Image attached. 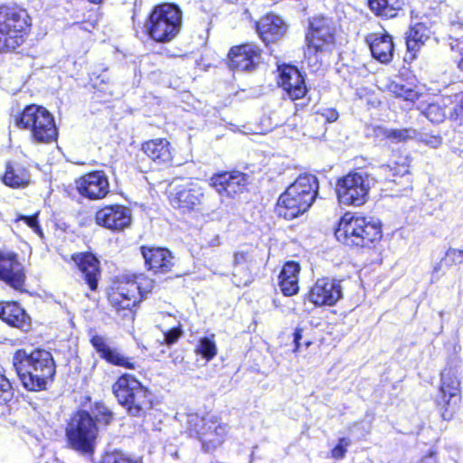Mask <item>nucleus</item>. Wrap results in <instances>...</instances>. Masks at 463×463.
I'll return each instance as SVG.
<instances>
[{"instance_id": "f8f14e48", "label": "nucleus", "mask_w": 463, "mask_h": 463, "mask_svg": "<svg viewBox=\"0 0 463 463\" xmlns=\"http://www.w3.org/2000/svg\"><path fill=\"white\" fill-rule=\"evenodd\" d=\"M460 400V382L450 371L441 373V384L438 406L440 415L445 420L452 418L454 413L453 404Z\"/></svg>"}, {"instance_id": "dca6fc26", "label": "nucleus", "mask_w": 463, "mask_h": 463, "mask_svg": "<svg viewBox=\"0 0 463 463\" xmlns=\"http://www.w3.org/2000/svg\"><path fill=\"white\" fill-rule=\"evenodd\" d=\"M96 222L114 232H120L131 223V211L123 205H108L96 213Z\"/></svg>"}, {"instance_id": "a878e982", "label": "nucleus", "mask_w": 463, "mask_h": 463, "mask_svg": "<svg viewBox=\"0 0 463 463\" xmlns=\"http://www.w3.org/2000/svg\"><path fill=\"white\" fill-rule=\"evenodd\" d=\"M257 31L266 43L275 42L287 31V25L278 15L269 14L261 18L257 24Z\"/></svg>"}, {"instance_id": "f257e3e1", "label": "nucleus", "mask_w": 463, "mask_h": 463, "mask_svg": "<svg viewBox=\"0 0 463 463\" xmlns=\"http://www.w3.org/2000/svg\"><path fill=\"white\" fill-rule=\"evenodd\" d=\"M13 366L24 387L29 391L45 388L55 374V364L50 352L35 349L31 353L18 350L13 356Z\"/></svg>"}, {"instance_id": "864d4df0", "label": "nucleus", "mask_w": 463, "mask_h": 463, "mask_svg": "<svg viewBox=\"0 0 463 463\" xmlns=\"http://www.w3.org/2000/svg\"><path fill=\"white\" fill-rule=\"evenodd\" d=\"M457 52H458L460 54V59L458 62V66L461 71H463V46L460 49H458Z\"/></svg>"}, {"instance_id": "a18cd8bd", "label": "nucleus", "mask_w": 463, "mask_h": 463, "mask_svg": "<svg viewBox=\"0 0 463 463\" xmlns=\"http://www.w3.org/2000/svg\"><path fill=\"white\" fill-rule=\"evenodd\" d=\"M455 106L449 108V118L458 119L463 117V95L455 97Z\"/></svg>"}, {"instance_id": "39448f33", "label": "nucleus", "mask_w": 463, "mask_h": 463, "mask_svg": "<svg viewBox=\"0 0 463 463\" xmlns=\"http://www.w3.org/2000/svg\"><path fill=\"white\" fill-rule=\"evenodd\" d=\"M182 11L174 4H162L155 6L145 23L149 37L157 43H169L180 32Z\"/></svg>"}, {"instance_id": "603ef678", "label": "nucleus", "mask_w": 463, "mask_h": 463, "mask_svg": "<svg viewBox=\"0 0 463 463\" xmlns=\"http://www.w3.org/2000/svg\"><path fill=\"white\" fill-rule=\"evenodd\" d=\"M301 339V332L299 330H296L294 333V342H295V351H298L299 348V340Z\"/></svg>"}, {"instance_id": "c756f323", "label": "nucleus", "mask_w": 463, "mask_h": 463, "mask_svg": "<svg viewBox=\"0 0 463 463\" xmlns=\"http://www.w3.org/2000/svg\"><path fill=\"white\" fill-rule=\"evenodd\" d=\"M450 105H452L451 98H442L439 101L429 104L422 113L432 123H441L446 118H449Z\"/></svg>"}, {"instance_id": "bb28decb", "label": "nucleus", "mask_w": 463, "mask_h": 463, "mask_svg": "<svg viewBox=\"0 0 463 463\" xmlns=\"http://www.w3.org/2000/svg\"><path fill=\"white\" fill-rule=\"evenodd\" d=\"M0 318L9 326L22 331H28L31 327L29 315L15 302H7L3 305Z\"/></svg>"}, {"instance_id": "49530a36", "label": "nucleus", "mask_w": 463, "mask_h": 463, "mask_svg": "<svg viewBox=\"0 0 463 463\" xmlns=\"http://www.w3.org/2000/svg\"><path fill=\"white\" fill-rule=\"evenodd\" d=\"M419 140L421 143H423L430 147H433V148L439 146L440 144L442 143L441 137H439L438 135L428 134V133L420 134Z\"/></svg>"}, {"instance_id": "393cba45", "label": "nucleus", "mask_w": 463, "mask_h": 463, "mask_svg": "<svg viewBox=\"0 0 463 463\" xmlns=\"http://www.w3.org/2000/svg\"><path fill=\"white\" fill-rule=\"evenodd\" d=\"M253 259L248 252H236L233 256L232 279L237 287H246L253 279Z\"/></svg>"}, {"instance_id": "de8ad7c7", "label": "nucleus", "mask_w": 463, "mask_h": 463, "mask_svg": "<svg viewBox=\"0 0 463 463\" xmlns=\"http://www.w3.org/2000/svg\"><path fill=\"white\" fill-rule=\"evenodd\" d=\"M20 219L23 220L29 227H31L33 232L40 237H43V231L37 221V214L32 216H21Z\"/></svg>"}, {"instance_id": "6ab92c4d", "label": "nucleus", "mask_w": 463, "mask_h": 463, "mask_svg": "<svg viewBox=\"0 0 463 463\" xmlns=\"http://www.w3.org/2000/svg\"><path fill=\"white\" fill-rule=\"evenodd\" d=\"M246 184V175L238 171L224 172L211 178V185L215 188L216 192L220 195L226 194L229 197L241 193Z\"/></svg>"}, {"instance_id": "6e6552de", "label": "nucleus", "mask_w": 463, "mask_h": 463, "mask_svg": "<svg viewBox=\"0 0 463 463\" xmlns=\"http://www.w3.org/2000/svg\"><path fill=\"white\" fill-rule=\"evenodd\" d=\"M185 424L189 435L198 439L207 451L222 445L228 432V426L219 419H205L197 413L187 414Z\"/></svg>"}, {"instance_id": "c85d7f7f", "label": "nucleus", "mask_w": 463, "mask_h": 463, "mask_svg": "<svg viewBox=\"0 0 463 463\" xmlns=\"http://www.w3.org/2000/svg\"><path fill=\"white\" fill-rule=\"evenodd\" d=\"M131 295L129 281H122L109 294V300L111 306L117 309H129L140 301V298H137L135 294L133 297Z\"/></svg>"}, {"instance_id": "3c124183", "label": "nucleus", "mask_w": 463, "mask_h": 463, "mask_svg": "<svg viewBox=\"0 0 463 463\" xmlns=\"http://www.w3.org/2000/svg\"><path fill=\"white\" fill-rule=\"evenodd\" d=\"M420 463H437L434 454L430 452L429 455L424 457Z\"/></svg>"}, {"instance_id": "412c9836", "label": "nucleus", "mask_w": 463, "mask_h": 463, "mask_svg": "<svg viewBox=\"0 0 463 463\" xmlns=\"http://www.w3.org/2000/svg\"><path fill=\"white\" fill-rule=\"evenodd\" d=\"M279 85L288 94L291 99L303 98L307 93V86L299 71L287 66L280 71Z\"/></svg>"}, {"instance_id": "423d86ee", "label": "nucleus", "mask_w": 463, "mask_h": 463, "mask_svg": "<svg viewBox=\"0 0 463 463\" xmlns=\"http://www.w3.org/2000/svg\"><path fill=\"white\" fill-rule=\"evenodd\" d=\"M16 127L30 131L35 143L48 144L58 137L53 116L43 107L32 104L26 106L21 114L15 116Z\"/></svg>"}, {"instance_id": "58836bf2", "label": "nucleus", "mask_w": 463, "mask_h": 463, "mask_svg": "<svg viewBox=\"0 0 463 463\" xmlns=\"http://www.w3.org/2000/svg\"><path fill=\"white\" fill-rule=\"evenodd\" d=\"M14 396V389L9 380L0 373V406L7 404Z\"/></svg>"}, {"instance_id": "f704fd0d", "label": "nucleus", "mask_w": 463, "mask_h": 463, "mask_svg": "<svg viewBox=\"0 0 463 463\" xmlns=\"http://www.w3.org/2000/svg\"><path fill=\"white\" fill-rule=\"evenodd\" d=\"M103 359L117 366L125 367L127 369L136 368L135 362L116 348H110Z\"/></svg>"}, {"instance_id": "9d476101", "label": "nucleus", "mask_w": 463, "mask_h": 463, "mask_svg": "<svg viewBox=\"0 0 463 463\" xmlns=\"http://www.w3.org/2000/svg\"><path fill=\"white\" fill-rule=\"evenodd\" d=\"M372 178L364 171L351 172L338 180L336 194L340 203L361 206L366 201Z\"/></svg>"}, {"instance_id": "37998d69", "label": "nucleus", "mask_w": 463, "mask_h": 463, "mask_svg": "<svg viewBox=\"0 0 463 463\" xmlns=\"http://www.w3.org/2000/svg\"><path fill=\"white\" fill-rule=\"evenodd\" d=\"M90 343L101 358H104L111 348L107 345L106 339L101 335H93L90 339Z\"/></svg>"}, {"instance_id": "4c0bfd02", "label": "nucleus", "mask_w": 463, "mask_h": 463, "mask_svg": "<svg viewBox=\"0 0 463 463\" xmlns=\"http://www.w3.org/2000/svg\"><path fill=\"white\" fill-rule=\"evenodd\" d=\"M385 135L389 139L396 142H402L407 139L414 138L417 135V132L412 128L390 129L386 131Z\"/></svg>"}, {"instance_id": "6e6d98bb", "label": "nucleus", "mask_w": 463, "mask_h": 463, "mask_svg": "<svg viewBox=\"0 0 463 463\" xmlns=\"http://www.w3.org/2000/svg\"><path fill=\"white\" fill-rule=\"evenodd\" d=\"M90 3H93V4H98L99 3L101 0H89Z\"/></svg>"}, {"instance_id": "c03bdc74", "label": "nucleus", "mask_w": 463, "mask_h": 463, "mask_svg": "<svg viewBox=\"0 0 463 463\" xmlns=\"http://www.w3.org/2000/svg\"><path fill=\"white\" fill-rule=\"evenodd\" d=\"M444 260L449 265L463 262V250L449 248L446 252Z\"/></svg>"}, {"instance_id": "9b49d317", "label": "nucleus", "mask_w": 463, "mask_h": 463, "mask_svg": "<svg viewBox=\"0 0 463 463\" xmlns=\"http://www.w3.org/2000/svg\"><path fill=\"white\" fill-rule=\"evenodd\" d=\"M206 199L204 188L197 183L176 184L169 194L171 205L183 213L203 210Z\"/></svg>"}, {"instance_id": "e433bc0d", "label": "nucleus", "mask_w": 463, "mask_h": 463, "mask_svg": "<svg viewBox=\"0 0 463 463\" xmlns=\"http://www.w3.org/2000/svg\"><path fill=\"white\" fill-rule=\"evenodd\" d=\"M449 45L453 52L463 47V24L452 23L449 33Z\"/></svg>"}, {"instance_id": "ea45409f", "label": "nucleus", "mask_w": 463, "mask_h": 463, "mask_svg": "<svg viewBox=\"0 0 463 463\" xmlns=\"http://www.w3.org/2000/svg\"><path fill=\"white\" fill-rule=\"evenodd\" d=\"M390 90L394 93L397 97H402L406 100H414L418 98V93L411 88H407L402 84L397 82H392L390 84Z\"/></svg>"}, {"instance_id": "ddd939ff", "label": "nucleus", "mask_w": 463, "mask_h": 463, "mask_svg": "<svg viewBox=\"0 0 463 463\" xmlns=\"http://www.w3.org/2000/svg\"><path fill=\"white\" fill-rule=\"evenodd\" d=\"M229 67L237 71H252L260 61V49L253 43H245L231 48Z\"/></svg>"}, {"instance_id": "2f4dec72", "label": "nucleus", "mask_w": 463, "mask_h": 463, "mask_svg": "<svg viewBox=\"0 0 463 463\" xmlns=\"http://www.w3.org/2000/svg\"><path fill=\"white\" fill-rule=\"evenodd\" d=\"M30 177L29 172L21 165H7L3 182L7 186L20 188L29 184Z\"/></svg>"}, {"instance_id": "c9c22d12", "label": "nucleus", "mask_w": 463, "mask_h": 463, "mask_svg": "<svg viewBox=\"0 0 463 463\" xmlns=\"http://www.w3.org/2000/svg\"><path fill=\"white\" fill-rule=\"evenodd\" d=\"M196 352L207 361L212 360L217 354V347L214 341V335L211 337H203L199 340Z\"/></svg>"}, {"instance_id": "7ed1b4c3", "label": "nucleus", "mask_w": 463, "mask_h": 463, "mask_svg": "<svg viewBox=\"0 0 463 463\" xmlns=\"http://www.w3.org/2000/svg\"><path fill=\"white\" fill-rule=\"evenodd\" d=\"M335 237L348 246L371 247L382 238V227L378 219L355 216L349 213L341 218Z\"/></svg>"}, {"instance_id": "b1692460", "label": "nucleus", "mask_w": 463, "mask_h": 463, "mask_svg": "<svg viewBox=\"0 0 463 463\" xmlns=\"http://www.w3.org/2000/svg\"><path fill=\"white\" fill-rule=\"evenodd\" d=\"M72 260L82 273V276L91 290L98 287L99 277V260L91 253H78L72 255Z\"/></svg>"}, {"instance_id": "cd10ccee", "label": "nucleus", "mask_w": 463, "mask_h": 463, "mask_svg": "<svg viewBox=\"0 0 463 463\" xmlns=\"http://www.w3.org/2000/svg\"><path fill=\"white\" fill-rule=\"evenodd\" d=\"M300 267L295 261L287 262L279 276V287L285 296H293L298 292V274Z\"/></svg>"}, {"instance_id": "09e8293b", "label": "nucleus", "mask_w": 463, "mask_h": 463, "mask_svg": "<svg viewBox=\"0 0 463 463\" xmlns=\"http://www.w3.org/2000/svg\"><path fill=\"white\" fill-rule=\"evenodd\" d=\"M182 331L179 328H172L164 333V340L167 345H172L180 337Z\"/></svg>"}, {"instance_id": "72a5a7b5", "label": "nucleus", "mask_w": 463, "mask_h": 463, "mask_svg": "<svg viewBox=\"0 0 463 463\" xmlns=\"http://www.w3.org/2000/svg\"><path fill=\"white\" fill-rule=\"evenodd\" d=\"M130 283V293L137 298H143L146 294L152 291L154 288V280L140 274L134 276L133 279H128Z\"/></svg>"}, {"instance_id": "1a4fd4ad", "label": "nucleus", "mask_w": 463, "mask_h": 463, "mask_svg": "<svg viewBox=\"0 0 463 463\" xmlns=\"http://www.w3.org/2000/svg\"><path fill=\"white\" fill-rule=\"evenodd\" d=\"M99 428L94 418L86 411H79L68 422L66 436L70 446L81 453H91Z\"/></svg>"}, {"instance_id": "f03ea898", "label": "nucleus", "mask_w": 463, "mask_h": 463, "mask_svg": "<svg viewBox=\"0 0 463 463\" xmlns=\"http://www.w3.org/2000/svg\"><path fill=\"white\" fill-rule=\"evenodd\" d=\"M318 192V182L313 175H301L279 196L276 213L279 217L292 220L306 213Z\"/></svg>"}, {"instance_id": "4468645a", "label": "nucleus", "mask_w": 463, "mask_h": 463, "mask_svg": "<svg viewBox=\"0 0 463 463\" xmlns=\"http://www.w3.org/2000/svg\"><path fill=\"white\" fill-rule=\"evenodd\" d=\"M343 297L339 280L323 278L310 288L308 299L316 306H334Z\"/></svg>"}, {"instance_id": "2eb2a0df", "label": "nucleus", "mask_w": 463, "mask_h": 463, "mask_svg": "<svg viewBox=\"0 0 463 463\" xmlns=\"http://www.w3.org/2000/svg\"><path fill=\"white\" fill-rule=\"evenodd\" d=\"M80 194L90 200L104 198L109 192V183L103 171L90 172L76 180Z\"/></svg>"}, {"instance_id": "5701e85b", "label": "nucleus", "mask_w": 463, "mask_h": 463, "mask_svg": "<svg viewBox=\"0 0 463 463\" xmlns=\"http://www.w3.org/2000/svg\"><path fill=\"white\" fill-rule=\"evenodd\" d=\"M372 55L382 63H388L393 56V42L391 35L386 33H375L366 36Z\"/></svg>"}, {"instance_id": "8fccbe9b", "label": "nucleus", "mask_w": 463, "mask_h": 463, "mask_svg": "<svg viewBox=\"0 0 463 463\" xmlns=\"http://www.w3.org/2000/svg\"><path fill=\"white\" fill-rule=\"evenodd\" d=\"M319 116L323 118L326 122H335L338 118V112L334 109H325Z\"/></svg>"}, {"instance_id": "4be33fe9", "label": "nucleus", "mask_w": 463, "mask_h": 463, "mask_svg": "<svg viewBox=\"0 0 463 463\" xmlns=\"http://www.w3.org/2000/svg\"><path fill=\"white\" fill-rule=\"evenodd\" d=\"M145 263L148 269L155 273H166L174 266L172 253L165 248H141Z\"/></svg>"}, {"instance_id": "aec40b11", "label": "nucleus", "mask_w": 463, "mask_h": 463, "mask_svg": "<svg viewBox=\"0 0 463 463\" xmlns=\"http://www.w3.org/2000/svg\"><path fill=\"white\" fill-rule=\"evenodd\" d=\"M142 150L159 167L168 166L173 162L175 150L165 138L146 141L142 145Z\"/></svg>"}, {"instance_id": "473e14b6", "label": "nucleus", "mask_w": 463, "mask_h": 463, "mask_svg": "<svg viewBox=\"0 0 463 463\" xmlns=\"http://www.w3.org/2000/svg\"><path fill=\"white\" fill-rule=\"evenodd\" d=\"M370 9L377 15L393 18L403 6V0H368Z\"/></svg>"}, {"instance_id": "a211bd4d", "label": "nucleus", "mask_w": 463, "mask_h": 463, "mask_svg": "<svg viewBox=\"0 0 463 463\" xmlns=\"http://www.w3.org/2000/svg\"><path fill=\"white\" fill-rule=\"evenodd\" d=\"M0 279L14 289L23 288L25 280L24 267L14 253L0 251Z\"/></svg>"}, {"instance_id": "0eeeda50", "label": "nucleus", "mask_w": 463, "mask_h": 463, "mask_svg": "<svg viewBox=\"0 0 463 463\" xmlns=\"http://www.w3.org/2000/svg\"><path fill=\"white\" fill-rule=\"evenodd\" d=\"M30 25L31 19L25 9L0 7V52L13 51L23 44L24 33Z\"/></svg>"}, {"instance_id": "79ce46f5", "label": "nucleus", "mask_w": 463, "mask_h": 463, "mask_svg": "<svg viewBox=\"0 0 463 463\" xmlns=\"http://www.w3.org/2000/svg\"><path fill=\"white\" fill-rule=\"evenodd\" d=\"M351 445V439L348 438H340L338 444L332 449L331 456L335 459L345 458L347 448Z\"/></svg>"}, {"instance_id": "20e7f679", "label": "nucleus", "mask_w": 463, "mask_h": 463, "mask_svg": "<svg viewBox=\"0 0 463 463\" xmlns=\"http://www.w3.org/2000/svg\"><path fill=\"white\" fill-rule=\"evenodd\" d=\"M113 392L128 413L144 417L152 409V394L130 374H123L113 385Z\"/></svg>"}, {"instance_id": "7c9ffc66", "label": "nucleus", "mask_w": 463, "mask_h": 463, "mask_svg": "<svg viewBox=\"0 0 463 463\" xmlns=\"http://www.w3.org/2000/svg\"><path fill=\"white\" fill-rule=\"evenodd\" d=\"M430 30L422 23L411 26L406 33V45L409 52H416L430 38Z\"/></svg>"}, {"instance_id": "5fc2aeb1", "label": "nucleus", "mask_w": 463, "mask_h": 463, "mask_svg": "<svg viewBox=\"0 0 463 463\" xmlns=\"http://www.w3.org/2000/svg\"><path fill=\"white\" fill-rule=\"evenodd\" d=\"M382 170L387 171V170H391V168L389 165H386V166H382Z\"/></svg>"}, {"instance_id": "f3484780", "label": "nucleus", "mask_w": 463, "mask_h": 463, "mask_svg": "<svg viewBox=\"0 0 463 463\" xmlns=\"http://www.w3.org/2000/svg\"><path fill=\"white\" fill-rule=\"evenodd\" d=\"M309 29L306 36L307 52L322 51L324 45L334 42L333 29L327 18L314 17L309 23Z\"/></svg>"}, {"instance_id": "a19ab883", "label": "nucleus", "mask_w": 463, "mask_h": 463, "mask_svg": "<svg viewBox=\"0 0 463 463\" xmlns=\"http://www.w3.org/2000/svg\"><path fill=\"white\" fill-rule=\"evenodd\" d=\"M94 420L95 423H100L104 425L109 424L112 420L111 411L103 404H97L94 409Z\"/></svg>"}]
</instances>
